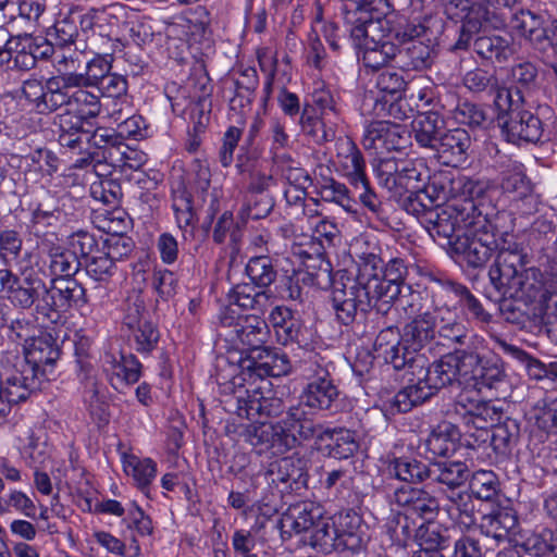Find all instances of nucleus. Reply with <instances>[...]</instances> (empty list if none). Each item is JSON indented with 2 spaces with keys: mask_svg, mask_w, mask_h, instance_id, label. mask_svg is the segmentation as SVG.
<instances>
[{
  "mask_svg": "<svg viewBox=\"0 0 557 557\" xmlns=\"http://www.w3.org/2000/svg\"><path fill=\"white\" fill-rule=\"evenodd\" d=\"M428 28L422 24H407L395 33L397 41L396 64L405 71H422L431 67L435 51L421 40Z\"/></svg>",
  "mask_w": 557,
  "mask_h": 557,
  "instance_id": "nucleus-11",
  "label": "nucleus"
},
{
  "mask_svg": "<svg viewBox=\"0 0 557 557\" xmlns=\"http://www.w3.org/2000/svg\"><path fill=\"white\" fill-rule=\"evenodd\" d=\"M484 2L476 0L472 3L470 9L467 11V16L461 18L459 23H461L459 29V37L454 45L455 49L466 50L470 47V44L473 39V36L476 35L484 23L490 22L492 18H496V23L494 26L498 27L500 25H505V13L496 12L497 10L491 12Z\"/></svg>",
  "mask_w": 557,
  "mask_h": 557,
  "instance_id": "nucleus-23",
  "label": "nucleus"
},
{
  "mask_svg": "<svg viewBox=\"0 0 557 557\" xmlns=\"http://www.w3.org/2000/svg\"><path fill=\"white\" fill-rule=\"evenodd\" d=\"M520 437V424L517 420L506 418L492 426L487 441L496 455L506 458L511 455Z\"/></svg>",
  "mask_w": 557,
  "mask_h": 557,
  "instance_id": "nucleus-37",
  "label": "nucleus"
},
{
  "mask_svg": "<svg viewBox=\"0 0 557 557\" xmlns=\"http://www.w3.org/2000/svg\"><path fill=\"white\" fill-rule=\"evenodd\" d=\"M428 172L421 161L405 159L400 163V174L398 176L399 189L419 190L422 189L424 180L428 178Z\"/></svg>",
  "mask_w": 557,
  "mask_h": 557,
  "instance_id": "nucleus-56",
  "label": "nucleus"
},
{
  "mask_svg": "<svg viewBox=\"0 0 557 557\" xmlns=\"http://www.w3.org/2000/svg\"><path fill=\"white\" fill-rule=\"evenodd\" d=\"M338 534L342 550L357 552L362 547L361 518L354 511L341 512L331 518Z\"/></svg>",
  "mask_w": 557,
  "mask_h": 557,
  "instance_id": "nucleus-33",
  "label": "nucleus"
},
{
  "mask_svg": "<svg viewBox=\"0 0 557 557\" xmlns=\"http://www.w3.org/2000/svg\"><path fill=\"white\" fill-rule=\"evenodd\" d=\"M425 198L434 207L454 200L463 202L468 199L476 201L484 194V186L468 176L453 175L450 172L440 171L428 176V183L422 186Z\"/></svg>",
  "mask_w": 557,
  "mask_h": 557,
  "instance_id": "nucleus-10",
  "label": "nucleus"
},
{
  "mask_svg": "<svg viewBox=\"0 0 557 557\" xmlns=\"http://www.w3.org/2000/svg\"><path fill=\"white\" fill-rule=\"evenodd\" d=\"M471 137L463 128L444 131L433 150L446 165L456 166L466 161Z\"/></svg>",
  "mask_w": 557,
  "mask_h": 557,
  "instance_id": "nucleus-27",
  "label": "nucleus"
},
{
  "mask_svg": "<svg viewBox=\"0 0 557 557\" xmlns=\"http://www.w3.org/2000/svg\"><path fill=\"white\" fill-rule=\"evenodd\" d=\"M436 325L437 317L434 311L419 313L404 326L403 342L414 355L433 343L442 344L440 341L435 342Z\"/></svg>",
  "mask_w": 557,
  "mask_h": 557,
  "instance_id": "nucleus-25",
  "label": "nucleus"
},
{
  "mask_svg": "<svg viewBox=\"0 0 557 557\" xmlns=\"http://www.w3.org/2000/svg\"><path fill=\"white\" fill-rule=\"evenodd\" d=\"M356 15V13H349L344 17L345 28L349 33V40L352 46L362 49L361 61L363 66L376 71L391 60L396 61L397 44L376 40L373 35L380 28L377 22L366 21L362 16L357 17Z\"/></svg>",
  "mask_w": 557,
  "mask_h": 557,
  "instance_id": "nucleus-6",
  "label": "nucleus"
},
{
  "mask_svg": "<svg viewBox=\"0 0 557 557\" xmlns=\"http://www.w3.org/2000/svg\"><path fill=\"white\" fill-rule=\"evenodd\" d=\"M478 212L481 211L473 199L447 203L425 213L423 226L435 242L451 250L456 236L468 228V222L475 220Z\"/></svg>",
  "mask_w": 557,
  "mask_h": 557,
  "instance_id": "nucleus-7",
  "label": "nucleus"
},
{
  "mask_svg": "<svg viewBox=\"0 0 557 557\" xmlns=\"http://www.w3.org/2000/svg\"><path fill=\"white\" fill-rule=\"evenodd\" d=\"M460 433L456 425L449 422L438 424L425 440V448L433 457H447L457 449Z\"/></svg>",
  "mask_w": 557,
  "mask_h": 557,
  "instance_id": "nucleus-39",
  "label": "nucleus"
},
{
  "mask_svg": "<svg viewBox=\"0 0 557 557\" xmlns=\"http://www.w3.org/2000/svg\"><path fill=\"white\" fill-rule=\"evenodd\" d=\"M48 257L51 273L63 278L75 275L82 264L75 253L60 247L51 248Z\"/></svg>",
  "mask_w": 557,
  "mask_h": 557,
  "instance_id": "nucleus-52",
  "label": "nucleus"
},
{
  "mask_svg": "<svg viewBox=\"0 0 557 557\" xmlns=\"http://www.w3.org/2000/svg\"><path fill=\"white\" fill-rule=\"evenodd\" d=\"M103 370L111 386L120 391L123 386L137 383L141 376V363L133 354H107Z\"/></svg>",
  "mask_w": 557,
  "mask_h": 557,
  "instance_id": "nucleus-22",
  "label": "nucleus"
},
{
  "mask_svg": "<svg viewBox=\"0 0 557 557\" xmlns=\"http://www.w3.org/2000/svg\"><path fill=\"white\" fill-rule=\"evenodd\" d=\"M9 48L13 53V65L21 71H29L34 69L33 55V36L29 34H21L9 37Z\"/></svg>",
  "mask_w": 557,
  "mask_h": 557,
  "instance_id": "nucleus-50",
  "label": "nucleus"
},
{
  "mask_svg": "<svg viewBox=\"0 0 557 557\" xmlns=\"http://www.w3.org/2000/svg\"><path fill=\"white\" fill-rule=\"evenodd\" d=\"M235 96L231 100L232 108H245L249 106L255 97V92L259 85L257 70L246 67L238 72V76L234 81Z\"/></svg>",
  "mask_w": 557,
  "mask_h": 557,
  "instance_id": "nucleus-47",
  "label": "nucleus"
},
{
  "mask_svg": "<svg viewBox=\"0 0 557 557\" xmlns=\"http://www.w3.org/2000/svg\"><path fill=\"white\" fill-rule=\"evenodd\" d=\"M406 85L407 83L403 75L395 70L382 71L376 77L377 89L385 96L391 97V109L394 107V101L401 98Z\"/></svg>",
  "mask_w": 557,
  "mask_h": 557,
  "instance_id": "nucleus-64",
  "label": "nucleus"
},
{
  "mask_svg": "<svg viewBox=\"0 0 557 557\" xmlns=\"http://www.w3.org/2000/svg\"><path fill=\"white\" fill-rule=\"evenodd\" d=\"M510 24L512 29L527 38L536 49H545L547 26L544 25L542 15L529 10H520L511 14Z\"/></svg>",
  "mask_w": 557,
  "mask_h": 557,
  "instance_id": "nucleus-31",
  "label": "nucleus"
},
{
  "mask_svg": "<svg viewBox=\"0 0 557 557\" xmlns=\"http://www.w3.org/2000/svg\"><path fill=\"white\" fill-rule=\"evenodd\" d=\"M41 381L34 367H26L21 373H15L2 382L1 394L9 400V406L24 401L30 393L40 389Z\"/></svg>",
  "mask_w": 557,
  "mask_h": 557,
  "instance_id": "nucleus-30",
  "label": "nucleus"
},
{
  "mask_svg": "<svg viewBox=\"0 0 557 557\" xmlns=\"http://www.w3.org/2000/svg\"><path fill=\"white\" fill-rule=\"evenodd\" d=\"M245 272L251 284L264 292H270L269 287L275 282L277 276V271L269 256L250 258L246 264Z\"/></svg>",
  "mask_w": 557,
  "mask_h": 557,
  "instance_id": "nucleus-43",
  "label": "nucleus"
},
{
  "mask_svg": "<svg viewBox=\"0 0 557 557\" xmlns=\"http://www.w3.org/2000/svg\"><path fill=\"white\" fill-rule=\"evenodd\" d=\"M499 482L493 471L480 470L472 474L470 490L472 495L482 500H492L497 496Z\"/></svg>",
  "mask_w": 557,
  "mask_h": 557,
  "instance_id": "nucleus-59",
  "label": "nucleus"
},
{
  "mask_svg": "<svg viewBox=\"0 0 557 557\" xmlns=\"http://www.w3.org/2000/svg\"><path fill=\"white\" fill-rule=\"evenodd\" d=\"M317 195L323 201L334 202L346 210L351 208V198L345 184L337 182L333 177H322L315 185Z\"/></svg>",
  "mask_w": 557,
  "mask_h": 557,
  "instance_id": "nucleus-53",
  "label": "nucleus"
},
{
  "mask_svg": "<svg viewBox=\"0 0 557 557\" xmlns=\"http://www.w3.org/2000/svg\"><path fill=\"white\" fill-rule=\"evenodd\" d=\"M430 467L412 457H393L388 460L386 471L388 475L408 484H420L430 478Z\"/></svg>",
  "mask_w": 557,
  "mask_h": 557,
  "instance_id": "nucleus-32",
  "label": "nucleus"
},
{
  "mask_svg": "<svg viewBox=\"0 0 557 557\" xmlns=\"http://www.w3.org/2000/svg\"><path fill=\"white\" fill-rule=\"evenodd\" d=\"M453 410L468 432L471 429L479 432L478 436L470 435L474 437L473 443L468 442L471 447L486 443L490 437L488 428L500 421L503 416V408L496 406L494 401L474 398L465 392L456 397Z\"/></svg>",
  "mask_w": 557,
  "mask_h": 557,
  "instance_id": "nucleus-9",
  "label": "nucleus"
},
{
  "mask_svg": "<svg viewBox=\"0 0 557 557\" xmlns=\"http://www.w3.org/2000/svg\"><path fill=\"white\" fill-rule=\"evenodd\" d=\"M379 300L372 292L360 288L349 282L344 284L343 288L335 287L332 293V307L337 320L344 325H350L358 314H366L371 309L379 312Z\"/></svg>",
  "mask_w": 557,
  "mask_h": 557,
  "instance_id": "nucleus-15",
  "label": "nucleus"
},
{
  "mask_svg": "<svg viewBox=\"0 0 557 557\" xmlns=\"http://www.w3.org/2000/svg\"><path fill=\"white\" fill-rule=\"evenodd\" d=\"M500 186L505 193L515 194L519 199L528 198L533 194V185L519 165L502 173Z\"/></svg>",
  "mask_w": 557,
  "mask_h": 557,
  "instance_id": "nucleus-55",
  "label": "nucleus"
},
{
  "mask_svg": "<svg viewBox=\"0 0 557 557\" xmlns=\"http://www.w3.org/2000/svg\"><path fill=\"white\" fill-rule=\"evenodd\" d=\"M225 327L224 336L227 341L242 346L246 355H251L253 350L264 347L269 336L267 322L258 314L239 317L235 322L228 321V318L222 320Z\"/></svg>",
  "mask_w": 557,
  "mask_h": 557,
  "instance_id": "nucleus-16",
  "label": "nucleus"
},
{
  "mask_svg": "<svg viewBox=\"0 0 557 557\" xmlns=\"http://www.w3.org/2000/svg\"><path fill=\"white\" fill-rule=\"evenodd\" d=\"M112 55H97L87 62L85 73H76L81 87H97L112 67Z\"/></svg>",
  "mask_w": 557,
  "mask_h": 557,
  "instance_id": "nucleus-57",
  "label": "nucleus"
},
{
  "mask_svg": "<svg viewBox=\"0 0 557 557\" xmlns=\"http://www.w3.org/2000/svg\"><path fill=\"white\" fill-rule=\"evenodd\" d=\"M85 288L73 278L51 280L48 285L46 317L50 312L65 311L73 305L85 304Z\"/></svg>",
  "mask_w": 557,
  "mask_h": 557,
  "instance_id": "nucleus-26",
  "label": "nucleus"
},
{
  "mask_svg": "<svg viewBox=\"0 0 557 557\" xmlns=\"http://www.w3.org/2000/svg\"><path fill=\"white\" fill-rule=\"evenodd\" d=\"M282 421L293 448L312 438L320 441L325 429L308 416L301 404L289 407Z\"/></svg>",
  "mask_w": 557,
  "mask_h": 557,
  "instance_id": "nucleus-24",
  "label": "nucleus"
},
{
  "mask_svg": "<svg viewBox=\"0 0 557 557\" xmlns=\"http://www.w3.org/2000/svg\"><path fill=\"white\" fill-rule=\"evenodd\" d=\"M462 83L471 92H487L494 95V100L502 90H508L499 86L498 78L494 72L480 67L467 72L462 78Z\"/></svg>",
  "mask_w": 557,
  "mask_h": 557,
  "instance_id": "nucleus-46",
  "label": "nucleus"
},
{
  "mask_svg": "<svg viewBox=\"0 0 557 557\" xmlns=\"http://www.w3.org/2000/svg\"><path fill=\"white\" fill-rule=\"evenodd\" d=\"M393 502L403 508L406 516L432 520L440 510L437 498L424 488L403 485L394 491Z\"/></svg>",
  "mask_w": 557,
  "mask_h": 557,
  "instance_id": "nucleus-20",
  "label": "nucleus"
},
{
  "mask_svg": "<svg viewBox=\"0 0 557 557\" xmlns=\"http://www.w3.org/2000/svg\"><path fill=\"white\" fill-rule=\"evenodd\" d=\"M511 245L520 244L507 238L499 242L495 225L486 214L478 212L475 220L468 222V228L456 236L450 252L469 269L476 270L483 269L494 255L498 256L503 248Z\"/></svg>",
  "mask_w": 557,
  "mask_h": 557,
  "instance_id": "nucleus-5",
  "label": "nucleus"
},
{
  "mask_svg": "<svg viewBox=\"0 0 557 557\" xmlns=\"http://www.w3.org/2000/svg\"><path fill=\"white\" fill-rule=\"evenodd\" d=\"M523 96L520 90H502L495 99L499 110L498 124L508 143L539 144L549 140V121L554 111L547 106L537 107L535 112L523 108Z\"/></svg>",
  "mask_w": 557,
  "mask_h": 557,
  "instance_id": "nucleus-3",
  "label": "nucleus"
},
{
  "mask_svg": "<svg viewBox=\"0 0 557 557\" xmlns=\"http://www.w3.org/2000/svg\"><path fill=\"white\" fill-rule=\"evenodd\" d=\"M528 263L521 245L503 248L490 267L488 280L497 293L533 305V314L541 317L557 306V290L553 280L535 267L527 268Z\"/></svg>",
  "mask_w": 557,
  "mask_h": 557,
  "instance_id": "nucleus-1",
  "label": "nucleus"
},
{
  "mask_svg": "<svg viewBox=\"0 0 557 557\" xmlns=\"http://www.w3.org/2000/svg\"><path fill=\"white\" fill-rule=\"evenodd\" d=\"M237 373L232 376H240L245 383L262 380L267 376H283L290 372L292 364L286 354L277 349L262 347L253 350L251 355L242 357L236 367Z\"/></svg>",
  "mask_w": 557,
  "mask_h": 557,
  "instance_id": "nucleus-12",
  "label": "nucleus"
},
{
  "mask_svg": "<svg viewBox=\"0 0 557 557\" xmlns=\"http://www.w3.org/2000/svg\"><path fill=\"white\" fill-rule=\"evenodd\" d=\"M447 529L431 520L420 523L417 528L414 542L419 548L444 550L448 546Z\"/></svg>",
  "mask_w": 557,
  "mask_h": 557,
  "instance_id": "nucleus-48",
  "label": "nucleus"
},
{
  "mask_svg": "<svg viewBox=\"0 0 557 557\" xmlns=\"http://www.w3.org/2000/svg\"><path fill=\"white\" fill-rule=\"evenodd\" d=\"M470 478V470L462 461H443L431 463L432 482L447 486L451 492L463 485Z\"/></svg>",
  "mask_w": 557,
  "mask_h": 557,
  "instance_id": "nucleus-38",
  "label": "nucleus"
},
{
  "mask_svg": "<svg viewBox=\"0 0 557 557\" xmlns=\"http://www.w3.org/2000/svg\"><path fill=\"white\" fill-rule=\"evenodd\" d=\"M457 287H467L466 285L455 282L453 280H438L437 286L432 292V306L434 312H444L446 314L456 311Z\"/></svg>",
  "mask_w": 557,
  "mask_h": 557,
  "instance_id": "nucleus-51",
  "label": "nucleus"
},
{
  "mask_svg": "<svg viewBox=\"0 0 557 557\" xmlns=\"http://www.w3.org/2000/svg\"><path fill=\"white\" fill-rule=\"evenodd\" d=\"M221 405L223 409L248 420L276 417L283 411L280 398L265 396L262 386L255 382L245 383L240 376L227 379L222 372L218 373Z\"/></svg>",
  "mask_w": 557,
  "mask_h": 557,
  "instance_id": "nucleus-4",
  "label": "nucleus"
},
{
  "mask_svg": "<svg viewBox=\"0 0 557 557\" xmlns=\"http://www.w3.org/2000/svg\"><path fill=\"white\" fill-rule=\"evenodd\" d=\"M47 299L48 284L45 272L34 267L22 269L9 301L23 310L35 307L37 313L46 315Z\"/></svg>",
  "mask_w": 557,
  "mask_h": 557,
  "instance_id": "nucleus-13",
  "label": "nucleus"
},
{
  "mask_svg": "<svg viewBox=\"0 0 557 557\" xmlns=\"http://www.w3.org/2000/svg\"><path fill=\"white\" fill-rule=\"evenodd\" d=\"M271 298V292L261 290L251 283L237 284L228 293L231 304L245 310L256 311L257 313L264 312L270 306Z\"/></svg>",
  "mask_w": 557,
  "mask_h": 557,
  "instance_id": "nucleus-35",
  "label": "nucleus"
},
{
  "mask_svg": "<svg viewBox=\"0 0 557 557\" xmlns=\"http://www.w3.org/2000/svg\"><path fill=\"white\" fill-rule=\"evenodd\" d=\"M410 132L405 125L389 121H372L366 125L362 145L376 154L391 151H403L410 146Z\"/></svg>",
  "mask_w": 557,
  "mask_h": 557,
  "instance_id": "nucleus-14",
  "label": "nucleus"
},
{
  "mask_svg": "<svg viewBox=\"0 0 557 557\" xmlns=\"http://www.w3.org/2000/svg\"><path fill=\"white\" fill-rule=\"evenodd\" d=\"M264 475L269 484L294 492L306 488L309 478L306 461L295 455L272 461Z\"/></svg>",
  "mask_w": 557,
  "mask_h": 557,
  "instance_id": "nucleus-19",
  "label": "nucleus"
},
{
  "mask_svg": "<svg viewBox=\"0 0 557 557\" xmlns=\"http://www.w3.org/2000/svg\"><path fill=\"white\" fill-rule=\"evenodd\" d=\"M473 50L484 60L503 63L512 54L509 41L497 35H482L473 40Z\"/></svg>",
  "mask_w": 557,
  "mask_h": 557,
  "instance_id": "nucleus-42",
  "label": "nucleus"
},
{
  "mask_svg": "<svg viewBox=\"0 0 557 557\" xmlns=\"http://www.w3.org/2000/svg\"><path fill=\"white\" fill-rule=\"evenodd\" d=\"M321 361L318 355H310L299 364L301 375L308 381L299 404L314 410H331L338 400L339 391Z\"/></svg>",
  "mask_w": 557,
  "mask_h": 557,
  "instance_id": "nucleus-8",
  "label": "nucleus"
},
{
  "mask_svg": "<svg viewBox=\"0 0 557 557\" xmlns=\"http://www.w3.org/2000/svg\"><path fill=\"white\" fill-rule=\"evenodd\" d=\"M382 259L375 253H363L358 262V274L350 283L360 286V288L370 290L372 282L379 278L382 271Z\"/></svg>",
  "mask_w": 557,
  "mask_h": 557,
  "instance_id": "nucleus-58",
  "label": "nucleus"
},
{
  "mask_svg": "<svg viewBox=\"0 0 557 557\" xmlns=\"http://www.w3.org/2000/svg\"><path fill=\"white\" fill-rule=\"evenodd\" d=\"M516 515L507 508H496L481 518L480 528L496 540L504 539L517 527Z\"/></svg>",
  "mask_w": 557,
  "mask_h": 557,
  "instance_id": "nucleus-41",
  "label": "nucleus"
},
{
  "mask_svg": "<svg viewBox=\"0 0 557 557\" xmlns=\"http://www.w3.org/2000/svg\"><path fill=\"white\" fill-rule=\"evenodd\" d=\"M337 162L349 183L355 185L367 180L366 161L356 144L348 137L339 138L336 144Z\"/></svg>",
  "mask_w": 557,
  "mask_h": 557,
  "instance_id": "nucleus-29",
  "label": "nucleus"
},
{
  "mask_svg": "<svg viewBox=\"0 0 557 557\" xmlns=\"http://www.w3.org/2000/svg\"><path fill=\"white\" fill-rule=\"evenodd\" d=\"M381 272L382 275H379V278L374 280L369 288L380 301L379 313L386 314L401 293L407 267L403 259L395 258L388 261Z\"/></svg>",
  "mask_w": 557,
  "mask_h": 557,
  "instance_id": "nucleus-18",
  "label": "nucleus"
},
{
  "mask_svg": "<svg viewBox=\"0 0 557 557\" xmlns=\"http://www.w3.org/2000/svg\"><path fill=\"white\" fill-rule=\"evenodd\" d=\"M466 366L471 368L470 379L466 381L469 386H472L476 392H482L484 388H497L500 384L505 383L507 373L505 363L497 355H480L474 351L466 350Z\"/></svg>",
  "mask_w": 557,
  "mask_h": 557,
  "instance_id": "nucleus-17",
  "label": "nucleus"
},
{
  "mask_svg": "<svg viewBox=\"0 0 557 557\" xmlns=\"http://www.w3.org/2000/svg\"><path fill=\"white\" fill-rule=\"evenodd\" d=\"M403 334L396 326H388L382 330L374 342V350L386 363L395 370H408L416 355L410 351L407 345H401Z\"/></svg>",
  "mask_w": 557,
  "mask_h": 557,
  "instance_id": "nucleus-21",
  "label": "nucleus"
},
{
  "mask_svg": "<svg viewBox=\"0 0 557 557\" xmlns=\"http://www.w3.org/2000/svg\"><path fill=\"white\" fill-rule=\"evenodd\" d=\"M60 348L51 335H44L36 338L28 352L29 362L26 367H34L38 375L39 368L42 366H53L60 358Z\"/></svg>",
  "mask_w": 557,
  "mask_h": 557,
  "instance_id": "nucleus-45",
  "label": "nucleus"
},
{
  "mask_svg": "<svg viewBox=\"0 0 557 557\" xmlns=\"http://www.w3.org/2000/svg\"><path fill=\"white\" fill-rule=\"evenodd\" d=\"M172 208L175 212L176 222L181 230L187 231L189 226H194L197 222L193 197L186 188L174 191Z\"/></svg>",
  "mask_w": 557,
  "mask_h": 557,
  "instance_id": "nucleus-54",
  "label": "nucleus"
},
{
  "mask_svg": "<svg viewBox=\"0 0 557 557\" xmlns=\"http://www.w3.org/2000/svg\"><path fill=\"white\" fill-rule=\"evenodd\" d=\"M448 499L451 503L449 515L459 525L469 528L475 522L470 494L467 492H451Z\"/></svg>",
  "mask_w": 557,
  "mask_h": 557,
  "instance_id": "nucleus-61",
  "label": "nucleus"
},
{
  "mask_svg": "<svg viewBox=\"0 0 557 557\" xmlns=\"http://www.w3.org/2000/svg\"><path fill=\"white\" fill-rule=\"evenodd\" d=\"M88 140L91 146L100 150V157L106 160L113 158V151H119L120 147L124 146L122 136L112 128L99 127Z\"/></svg>",
  "mask_w": 557,
  "mask_h": 557,
  "instance_id": "nucleus-62",
  "label": "nucleus"
},
{
  "mask_svg": "<svg viewBox=\"0 0 557 557\" xmlns=\"http://www.w3.org/2000/svg\"><path fill=\"white\" fill-rule=\"evenodd\" d=\"M463 354L466 349H456L431 363L423 356L416 355L407 370L412 375L410 381L416 379V383L407 385L383 401L384 414L408 412L412 407L433 398L441 389L462 384L461 369L466 366Z\"/></svg>",
  "mask_w": 557,
  "mask_h": 557,
  "instance_id": "nucleus-2",
  "label": "nucleus"
},
{
  "mask_svg": "<svg viewBox=\"0 0 557 557\" xmlns=\"http://www.w3.org/2000/svg\"><path fill=\"white\" fill-rule=\"evenodd\" d=\"M322 518V511L313 503H301L290 507L281 519L282 535L300 534L313 530Z\"/></svg>",
  "mask_w": 557,
  "mask_h": 557,
  "instance_id": "nucleus-28",
  "label": "nucleus"
},
{
  "mask_svg": "<svg viewBox=\"0 0 557 557\" xmlns=\"http://www.w3.org/2000/svg\"><path fill=\"white\" fill-rule=\"evenodd\" d=\"M412 129L416 140L421 147L434 149L445 131V121L434 111L420 113L412 122Z\"/></svg>",
  "mask_w": 557,
  "mask_h": 557,
  "instance_id": "nucleus-36",
  "label": "nucleus"
},
{
  "mask_svg": "<svg viewBox=\"0 0 557 557\" xmlns=\"http://www.w3.org/2000/svg\"><path fill=\"white\" fill-rule=\"evenodd\" d=\"M434 314L437 317L435 339L444 341L448 346L465 345L469 330L456 311H451L449 314H446V311L434 312Z\"/></svg>",
  "mask_w": 557,
  "mask_h": 557,
  "instance_id": "nucleus-40",
  "label": "nucleus"
},
{
  "mask_svg": "<svg viewBox=\"0 0 557 557\" xmlns=\"http://www.w3.org/2000/svg\"><path fill=\"white\" fill-rule=\"evenodd\" d=\"M128 330L132 332V338L137 351L148 354L157 347L160 334L152 322L145 320Z\"/></svg>",
  "mask_w": 557,
  "mask_h": 557,
  "instance_id": "nucleus-63",
  "label": "nucleus"
},
{
  "mask_svg": "<svg viewBox=\"0 0 557 557\" xmlns=\"http://www.w3.org/2000/svg\"><path fill=\"white\" fill-rule=\"evenodd\" d=\"M525 550L537 557H557V530L543 529L524 541Z\"/></svg>",
  "mask_w": 557,
  "mask_h": 557,
  "instance_id": "nucleus-49",
  "label": "nucleus"
},
{
  "mask_svg": "<svg viewBox=\"0 0 557 557\" xmlns=\"http://www.w3.org/2000/svg\"><path fill=\"white\" fill-rule=\"evenodd\" d=\"M320 442L325 443L327 456L335 459H348L359 448L355 432L342 428H325Z\"/></svg>",
  "mask_w": 557,
  "mask_h": 557,
  "instance_id": "nucleus-34",
  "label": "nucleus"
},
{
  "mask_svg": "<svg viewBox=\"0 0 557 557\" xmlns=\"http://www.w3.org/2000/svg\"><path fill=\"white\" fill-rule=\"evenodd\" d=\"M337 536L332 519L321 518L306 543L322 554H331L334 550H342Z\"/></svg>",
  "mask_w": 557,
  "mask_h": 557,
  "instance_id": "nucleus-44",
  "label": "nucleus"
},
{
  "mask_svg": "<svg viewBox=\"0 0 557 557\" xmlns=\"http://www.w3.org/2000/svg\"><path fill=\"white\" fill-rule=\"evenodd\" d=\"M355 10L346 11L345 16L349 13H356L357 17L362 16L366 21H376L380 27L382 18L393 12V5L389 0H354Z\"/></svg>",
  "mask_w": 557,
  "mask_h": 557,
  "instance_id": "nucleus-60",
  "label": "nucleus"
}]
</instances>
